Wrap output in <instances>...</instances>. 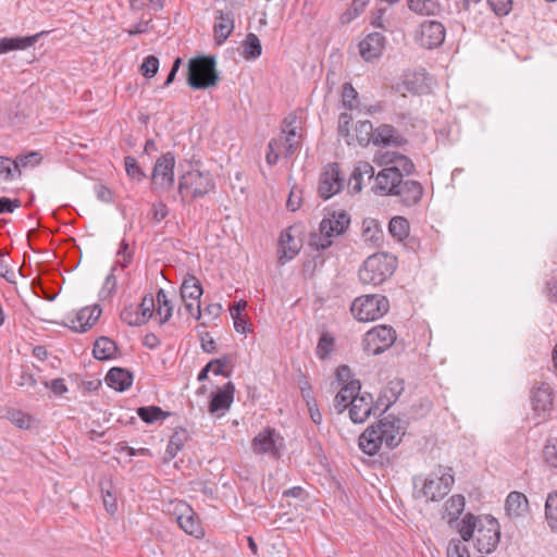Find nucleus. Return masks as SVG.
<instances>
[{
  "label": "nucleus",
  "mask_w": 557,
  "mask_h": 557,
  "mask_svg": "<svg viewBox=\"0 0 557 557\" xmlns=\"http://www.w3.org/2000/svg\"><path fill=\"white\" fill-rule=\"evenodd\" d=\"M404 435L401 421L387 416L377 423L368 426L359 436V448L369 456L379 453L382 446L393 449L399 445Z\"/></svg>",
  "instance_id": "f257e3e1"
},
{
  "label": "nucleus",
  "mask_w": 557,
  "mask_h": 557,
  "mask_svg": "<svg viewBox=\"0 0 557 557\" xmlns=\"http://www.w3.org/2000/svg\"><path fill=\"white\" fill-rule=\"evenodd\" d=\"M458 532L465 542L475 533V547L481 554L494 552L500 539L499 523L492 516L476 517L469 512L461 519Z\"/></svg>",
  "instance_id": "f03ea898"
},
{
  "label": "nucleus",
  "mask_w": 557,
  "mask_h": 557,
  "mask_svg": "<svg viewBox=\"0 0 557 557\" xmlns=\"http://www.w3.org/2000/svg\"><path fill=\"white\" fill-rule=\"evenodd\" d=\"M397 259L386 252L373 253L359 269V280L364 285L377 286L393 275Z\"/></svg>",
  "instance_id": "7ed1b4c3"
},
{
  "label": "nucleus",
  "mask_w": 557,
  "mask_h": 557,
  "mask_svg": "<svg viewBox=\"0 0 557 557\" xmlns=\"http://www.w3.org/2000/svg\"><path fill=\"white\" fill-rule=\"evenodd\" d=\"M350 216L345 211H335L324 216L319 226V234H313L310 245L317 250H324L332 245L331 238L346 232Z\"/></svg>",
  "instance_id": "20e7f679"
},
{
  "label": "nucleus",
  "mask_w": 557,
  "mask_h": 557,
  "mask_svg": "<svg viewBox=\"0 0 557 557\" xmlns=\"http://www.w3.org/2000/svg\"><path fill=\"white\" fill-rule=\"evenodd\" d=\"M219 74L213 57H197L188 63L187 83L193 89H206L216 85Z\"/></svg>",
  "instance_id": "39448f33"
},
{
  "label": "nucleus",
  "mask_w": 557,
  "mask_h": 557,
  "mask_svg": "<svg viewBox=\"0 0 557 557\" xmlns=\"http://www.w3.org/2000/svg\"><path fill=\"white\" fill-rule=\"evenodd\" d=\"M388 309V299L377 294L357 297L350 306L351 314L361 322L377 320L382 318Z\"/></svg>",
  "instance_id": "423d86ee"
},
{
  "label": "nucleus",
  "mask_w": 557,
  "mask_h": 557,
  "mask_svg": "<svg viewBox=\"0 0 557 557\" xmlns=\"http://www.w3.org/2000/svg\"><path fill=\"white\" fill-rule=\"evenodd\" d=\"M215 188L212 175L209 172L193 170L185 173L178 183V193L184 199L185 195L191 198L203 197Z\"/></svg>",
  "instance_id": "0eeeda50"
},
{
  "label": "nucleus",
  "mask_w": 557,
  "mask_h": 557,
  "mask_svg": "<svg viewBox=\"0 0 557 557\" xmlns=\"http://www.w3.org/2000/svg\"><path fill=\"white\" fill-rule=\"evenodd\" d=\"M396 341V332L392 326L377 325L368 331L362 339L363 350L372 356L380 355Z\"/></svg>",
  "instance_id": "6e6552de"
},
{
  "label": "nucleus",
  "mask_w": 557,
  "mask_h": 557,
  "mask_svg": "<svg viewBox=\"0 0 557 557\" xmlns=\"http://www.w3.org/2000/svg\"><path fill=\"white\" fill-rule=\"evenodd\" d=\"M454 483L455 478L449 468V472L442 473L441 476L426 478L421 488L416 492V495L418 498H424L426 502H438L450 492Z\"/></svg>",
  "instance_id": "1a4fd4ad"
},
{
  "label": "nucleus",
  "mask_w": 557,
  "mask_h": 557,
  "mask_svg": "<svg viewBox=\"0 0 557 557\" xmlns=\"http://www.w3.org/2000/svg\"><path fill=\"white\" fill-rule=\"evenodd\" d=\"M446 36V28L442 22L425 20L417 28L416 41L425 49H435L443 45Z\"/></svg>",
  "instance_id": "9d476101"
},
{
  "label": "nucleus",
  "mask_w": 557,
  "mask_h": 557,
  "mask_svg": "<svg viewBox=\"0 0 557 557\" xmlns=\"http://www.w3.org/2000/svg\"><path fill=\"white\" fill-rule=\"evenodd\" d=\"M173 505V516L180 528L188 535L201 539L205 535L201 523L194 509L183 500H178Z\"/></svg>",
  "instance_id": "9b49d317"
},
{
  "label": "nucleus",
  "mask_w": 557,
  "mask_h": 557,
  "mask_svg": "<svg viewBox=\"0 0 557 557\" xmlns=\"http://www.w3.org/2000/svg\"><path fill=\"white\" fill-rule=\"evenodd\" d=\"M175 157L172 152L160 156L153 166L151 183L156 187L170 189L174 184Z\"/></svg>",
  "instance_id": "f8f14e48"
},
{
  "label": "nucleus",
  "mask_w": 557,
  "mask_h": 557,
  "mask_svg": "<svg viewBox=\"0 0 557 557\" xmlns=\"http://www.w3.org/2000/svg\"><path fill=\"white\" fill-rule=\"evenodd\" d=\"M344 187V177L341 175L337 163H329L321 173L318 193L324 200L330 199Z\"/></svg>",
  "instance_id": "ddd939ff"
},
{
  "label": "nucleus",
  "mask_w": 557,
  "mask_h": 557,
  "mask_svg": "<svg viewBox=\"0 0 557 557\" xmlns=\"http://www.w3.org/2000/svg\"><path fill=\"white\" fill-rule=\"evenodd\" d=\"M531 405L537 417L546 419L554 407V392L546 382H540L531 389Z\"/></svg>",
  "instance_id": "4468645a"
},
{
  "label": "nucleus",
  "mask_w": 557,
  "mask_h": 557,
  "mask_svg": "<svg viewBox=\"0 0 557 557\" xmlns=\"http://www.w3.org/2000/svg\"><path fill=\"white\" fill-rule=\"evenodd\" d=\"M382 411L377 404L373 405V397L369 393H358L349 408V418L354 423H363L371 413Z\"/></svg>",
  "instance_id": "2eb2a0df"
},
{
  "label": "nucleus",
  "mask_w": 557,
  "mask_h": 557,
  "mask_svg": "<svg viewBox=\"0 0 557 557\" xmlns=\"http://www.w3.org/2000/svg\"><path fill=\"white\" fill-rule=\"evenodd\" d=\"M235 385L232 382H227L216 392L211 394L209 403V412L222 417L231 408L234 401Z\"/></svg>",
  "instance_id": "dca6fc26"
},
{
  "label": "nucleus",
  "mask_w": 557,
  "mask_h": 557,
  "mask_svg": "<svg viewBox=\"0 0 557 557\" xmlns=\"http://www.w3.org/2000/svg\"><path fill=\"white\" fill-rule=\"evenodd\" d=\"M300 146V135L296 127L282 129V135L270 140L268 148H277L284 158L292 157Z\"/></svg>",
  "instance_id": "f3484780"
},
{
  "label": "nucleus",
  "mask_w": 557,
  "mask_h": 557,
  "mask_svg": "<svg viewBox=\"0 0 557 557\" xmlns=\"http://www.w3.org/2000/svg\"><path fill=\"white\" fill-rule=\"evenodd\" d=\"M101 312V308L97 305L85 307L74 318H71L66 325L74 332L85 333L95 325Z\"/></svg>",
  "instance_id": "a211bd4d"
},
{
  "label": "nucleus",
  "mask_w": 557,
  "mask_h": 557,
  "mask_svg": "<svg viewBox=\"0 0 557 557\" xmlns=\"http://www.w3.org/2000/svg\"><path fill=\"white\" fill-rule=\"evenodd\" d=\"M393 196H397L405 206H414L423 196V187L418 181L401 177Z\"/></svg>",
  "instance_id": "6ab92c4d"
},
{
  "label": "nucleus",
  "mask_w": 557,
  "mask_h": 557,
  "mask_svg": "<svg viewBox=\"0 0 557 557\" xmlns=\"http://www.w3.org/2000/svg\"><path fill=\"white\" fill-rule=\"evenodd\" d=\"M385 47V37L383 34L374 32L370 33L364 39H362L359 44V52L360 55L366 61L374 60L381 57Z\"/></svg>",
  "instance_id": "aec40b11"
},
{
  "label": "nucleus",
  "mask_w": 557,
  "mask_h": 557,
  "mask_svg": "<svg viewBox=\"0 0 557 557\" xmlns=\"http://www.w3.org/2000/svg\"><path fill=\"white\" fill-rule=\"evenodd\" d=\"M504 509L510 519L524 517L530 510L529 499L523 493L512 491L505 499Z\"/></svg>",
  "instance_id": "412c9836"
},
{
  "label": "nucleus",
  "mask_w": 557,
  "mask_h": 557,
  "mask_svg": "<svg viewBox=\"0 0 557 557\" xmlns=\"http://www.w3.org/2000/svg\"><path fill=\"white\" fill-rule=\"evenodd\" d=\"M292 227L282 231L278 239V262L285 264L294 259L300 250V243L290 233Z\"/></svg>",
  "instance_id": "4be33fe9"
},
{
  "label": "nucleus",
  "mask_w": 557,
  "mask_h": 557,
  "mask_svg": "<svg viewBox=\"0 0 557 557\" xmlns=\"http://www.w3.org/2000/svg\"><path fill=\"white\" fill-rule=\"evenodd\" d=\"M361 389V383L359 380H352L347 382L342 388L336 393L334 398V408L337 413L344 412L347 408H350L354 398Z\"/></svg>",
  "instance_id": "5701e85b"
},
{
  "label": "nucleus",
  "mask_w": 557,
  "mask_h": 557,
  "mask_svg": "<svg viewBox=\"0 0 557 557\" xmlns=\"http://www.w3.org/2000/svg\"><path fill=\"white\" fill-rule=\"evenodd\" d=\"M401 178V173L394 172V169L388 166L381 170L375 176V186L373 187L375 193L382 195H392L396 190L397 185Z\"/></svg>",
  "instance_id": "b1692460"
},
{
  "label": "nucleus",
  "mask_w": 557,
  "mask_h": 557,
  "mask_svg": "<svg viewBox=\"0 0 557 557\" xmlns=\"http://www.w3.org/2000/svg\"><path fill=\"white\" fill-rule=\"evenodd\" d=\"M104 381L109 387L124 392L132 386L134 374L127 369L114 367L108 371Z\"/></svg>",
  "instance_id": "393cba45"
},
{
  "label": "nucleus",
  "mask_w": 557,
  "mask_h": 557,
  "mask_svg": "<svg viewBox=\"0 0 557 557\" xmlns=\"http://www.w3.org/2000/svg\"><path fill=\"white\" fill-rule=\"evenodd\" d=\"M45 33H38L26 37H3L0 38V54L14 50H25L34 46Z\"/></svg>",
  "instance_id": "a878e982"
},
{
  "label": "nucleus",
  "mask_w": 557,
  "mask_h": 557,
  "mask_svg": "<svg viewBox=\"0 0 557 557\" xmlns=\"http://www.w3.org/2000/svg\"><path fill=\"white\" fill-rule=\"evenodd\" d=\"M373 144L399 147L406 144V139L396 131L394 126L382 124L374 129Z\"/></svg>",
  "instance_id": "bb28decb"
},
{
  "label": "nucleus",
  "mask_w": 557,
  "mask_h": 557,
  "mask_svg": "<svg viewBox=\"0 0 557 557\" xmlns=\"http://www.w3.org/2000/svg\"><path fill=\"white\" fill-rule=\"evenodd\" d=\"M404 391V381L395 379L388 382V384L381 391L377 399V407H381L382 411L387 410L400 396Z\"/></svg>",
  "instance_id": "cd10ccee"
},
{
  "label": "nucleus",
  "mask_w": 557,
  "mask_h": 557,
  "mask_svg": "<svg viewBox=\"0 0 557 557\" xmlns=\"http://www.w3.org/2000/svg\"><path fill=\"white\" fill-rule=\"evenodd\" d=\"M215 24L213 26L214 30V39L216 45H222L228 38L234 29V18L231 13H224L223 11H218L215 16Z\"/></svg>",
  "instance_id": "c85d7f7f"
},
{
  "label": "nucleus",
  "mask_w": 557,
  "mask_h": 557,
  "mask_svg": "<svg viewBox=\"0 0 557 557\" xmlns=\"http://www.w3.org/2000/svg\"><path fill=\"white\" fill-rule=\"evenodd\" d=\"M384 162L386 164H391L389 169H394V172L401 173V177L404 174L410 175L414 171L413 162L405 154L398 152H385Z\"/></svg>",
  "instance_id": "c756f323"
},
{
  "label": "nucleus",
  "mask_w": 557,
  "mask_h": 557,
  "mask_svg": "<svg viewBox=\"0 0 557 557\" xmlns=\"http://www.w3.org/2000/svg\"><path fill=\"white\" fill-rule=\"evenodd\" d=\"M465 506L466 499L463 495L455 494L450 496L445 503L443 519H447V522L453 525L465 510Z\"/></svg>",
  "instance_id": "7c9ffc66"
},
{
  "label": "nucleus",
  "mask_w": 557,
  "mask_h": 557,
  "mask_svg": "<svg viewBox=\"0 0 557 557\" xmlns=\"http://www.w3.org/2000/svg\"><path fill=\"white\" fill-rule=\"evenodd\" d=\"M116 352L117 346L115 342L109 337L101 336L94 344L92 354L98 360L113 359L116 357Z\"/></svg>",
  "instance_id": "2f4dec72"
},
{
  "label": "nucleus",
  "mask_w": 557,
  "mask_h": 557,
  "mask_svg": "<svg viewBox=\"0 0 557 557\" xmlns=\"http://www.w3.org/2000/svg\"><path fill=\"white\" fill-rule=\"evenodd\" d=\"M203 289L199 280L196 276L188 274L181 286V296L184 301L187 299L193 301H200Z\"/></svg>",
  "instance_id": "473e14b6"
},
{
  "label": "nucleus",
  "mask_w": 557,
  "mask_h": 557,
  "mask_svg": "<svg viewBox=\"0 0 557 557\" xmlns=\"http://www.w3.org/2000/svg\"><path fill=\"white\" fill-rule=\"evenodd\" d=\"M252 448L257 454H276L275 442L273 438V430L268 429L264 432H260L252 440Z\"/></svg>",
  "instance_id": "72a5a7b5"
},
{
  "label": "nucleus",
  "mask_w": 557,
  "mask_h": 557,
  "mask_svg": "<svg viewBox=\"0 0 557 557\" xmlns=\"http://www.w3.org/2000/svg\"><path fill=\"white\" fill-rule=\"evenodd\" d=\"M188 437V432L185 429L180 428L174 430L166 446L164 459L166 461L174 459L177 453L184 447Z\"/></svg>",
  "instance_id": "f704fd0d"
},
{
  "label": "nucleus",
  "mask_w": 557,
  "mask_h": 557,
  "mask_svg": "<svg viewBox=\"0 0 557 557\" xmlns=\"http://www.w3.org/2000/svg\"><path fill=\"white\" fill-rule=\"evenodd\" d=\"M247 307L246 300H239L236 301L231 308L230 312L232 315V319L234 321V329L236 332L246 334L250 332V324L248 323L247 319L243 315V311Z\"/></svg>",
  "instance_id": "c9c22d12"
},
{
  "label": "nucleus",
  "mask_w": 557,
  "mask_h": 557,
  "mask_svg": "<svg viewBox=\"0 0 557 557\" xmlns=\"http://www.w3.org/2000/svg\"><path fill=\"white\" fill-rule=\"evenodd\" d=\"M408 8L419 15H436L441 10L438 0H407Z\"/></svg>",
  "instance_id": "e433bc0d"
},
{
  "label": "nucleus",
  "mask_w": 557,
  "mask_h": 557,
  "mask_svg": "<svg viewBox=\"0 0 557 557\" xmlns=\"http://www.w3.org/2000/svg\"><path fill=\"white\" fill-rule=\"evenodd\" d=\"M262 53V46L258 36L253 33H249L243 41V53L242 55L246 60H256Z\"/></svg>",
  "instance_id": "4c0bfd02"
},
{
  "label": "nucleus",
  "mask_w": 557,
  "mask_h": 557,
  "mask_svg": "<svg viewBox=\"0 0 557 557\" xmlns=\"http://www.w3.org/2000/svg\"><path fill=\"white\" fill-rule=\"evenodd\" d=\"M137 416L146 423L152 424L171 416V412L162 410L158 406L139 407Z\"/></svg>",
  "instance_id": "58836bf2"
},
{
  "label": "nucleus",
  "mask_w": 557,
  "mask_h": 557,
  "mask_svg": "<svg viewBox=\"0 0 557 557\" xmlns=\"http://www.w3.org/2000/svg\"><path fill=\"white\" fill-rule=\"evenodd\" d=\"M410 225L406 218L394 216L388 223L389 234L398 242H403L409 235Z\"/></svg>",
  "instance_id": "ea45409f"
},
{
  "label": "nucleus",
  "mask_w": 557,
  "mask_h": 557,
  "mask_svg": "<svg viewBox=\"0 0 557 557\" xmlns=\"http://www.w3.org/2000/svg\"><path fill=\"white\" fill-rule=\"evenodd\" d=\"M356 140L360 146L373 143L374 128L370 121H359L355 126Z\"/></svg>",
  "instance_id": "a19ab883"
},
{
  "label": "nucleus",
  "mask_w": 557,
  "mask_h": 557,
  "mask_svg": "<svg viewBox=\"0 0 557 557\" xmlns=\"http://www.w3.org/2000/svg\"><path fill=\"white\" fill-rule=\"evenodd\" d=\"M157 315L159 317L160 324H164L172 317L173 307L171 306L168 296L163 289L157 293Z\"/></svg>",
  "instance_id": "79ce46f5"
},
{
  "label": "nucleus",
  "mask_w": 557,
  "mask_h": 557,
  "mask_svg": "<svg viewBox=\"0 0 557 557\" xmlns=\"http://www.w3.org/2000/svg\"><path fill=\"white\" fill-rule=\"evenodd\" d=\"M334 346L335 337L329 332H323L319 338L315 349L318 358L321 360H325L326 358H329L334 349Z\"/></svg>",
  "instance_id": "37998d69"
},
{
  "label": "nucleus",
  "mask_w": 557,
  "mask_h": 557,
  "mask_svg": "<svg viewBox=\"0 0 557 557\" xmlns=\"http://www.w3.org/2000/svg\"><path fill=\"white\" fill-rule=\"evenodd\" d=\"M545 518L553 531H557V492L547 495L545 503Z\"/></svg>",
  "instance_id": "c03bdc74"
},
{
  "label": "nucleus",
  "mask_w": 557,
  "mask_h": 557,
  "mask_svg": "<svg viewBox=\"0 0 557 557\" xmlns=\"http://www.w3.org/2000/svg\"><path fill=\"white\" fill-rule=\"evenodd\" d=\"M343 106L348 110L359 108V95L350 83H345L342 89Z\"/></svg>",
  "instance_id": "a18cd8bd"
},
{
  "label": "nucleus",
  "mask_w": 557,
  "mask_h": 557,
  "mask_svg": "<svg viewBox=\"0 0 557 557\" xmlns=\"http://www.w3.org/2000/svg\"><path fill=\"white\" fill-rule=\"evenodd\" d=\"M124 164H125V171L127 176L131 180L141 182L146 177V173L144 170L139 166L137 160L132 157L127 156L124 158Z\"/></svg>",
  "instance_id": "49530a36"
},
{
  "label": "nucleus",
  "mask_w": 557,
  "mask_h": 557,
  "mask_svg": "<svg viewBox=\"0 0 557 557\" xmlns=\"http://www.w3.org/2000/svg\"><path fill=\"white\" fill-rule=\"evenodd\" d=\"M115 267L111 268L110 273L107 275L102 288L99 292V297L102 300L109 299L113 296L117 287V281L114 275Z\"/></svg>",
  "instance_id": "de8ad7c7"
},
{
  "label": "nucleus",
  "mask_w": 557,
  "mask_h": 557,
  "mask_svg": "<svg viewBox=\"0 0 557 557\" xmlns=\"http://www.w3.org/2000/svg\"><path fill=\"white\" fill-rule=\"evenodd\" d=\"M116 261L113 267L127 268L133 260V250L129 248L128 243L123 239L116 252Z\"/></svg>",
  "instance_id": "09e8293b"
},
{
  "label": "nucleus",
  "mask_w": 557,
  "mask_h": 557,
  "mask_svg": "<svg viewBox=\"0 0 557 557\" xmlns=\"http://www.w3.org/2000/svg\"><path fill=\"white\" fill-rule=\"evenodd\" d=\"M8 419L20 429H28L32 418L29 414L18 409H10L7 414Z\"/></svg>",
  "instance_id": "8fccbe9b"
},
{
  "label": "nucleus",
  "mask_w": 557,
  "mask_h": 557,
  "mask_svg": "<svg viewBox=\"0 0 557 557\" xmlns=\"http://www.w3.org/2000/svg\"><path fill=\"white\" fill-rule=\"evenodd\" d=\"M121 320L131 326L143 325V319H140L139 311L133 306L124 308L120 314Z\"/></svg>",
  "instance_id": "3c124183"
},
{
  "label": "nucleus",
  "mask_w": 557,
  "mask_h": 557,
  "mask_svg": "<svg viewBox=\"0 0 557 557\" xmlns=\"http://www.w3.org/2000/svg\"><path fill=\"white\" fill-rule=\"evenodd\" d=\"M16 164L14 160L0 156V176H3L5 182H11L15 177Z\"/></svg>",
  "instance_id": "603ef678"
},
{
  "label": "nucleus",
  "mask_w": 557,
  "mask_h": 557,
  "mask_svg": "<svg viewBox=\"0 0 557 557\" xmlns=\"http://www.w3.org/2000/svg\"><path fill=\"white\" fill-rule=\"evenodd\" d=\"M231 362H232V357L230 355H225L221 358L212 359L211 361L208 362V364H212V368L210 371H212V373L214 375H223V376L230 377L231 371H225L224 368L230 366Z\"/></svg>",
  "instance_id": "864d4df0"
},
{
  "label": "nucleus",
  "mask_w": 557,
  "mask_h": 557,
  "mask_svg": "<svg viewBox=\"0 0 557 557\" xmlns=\"http://www.w3.org/2000/svg\"><path fill=\"white\" fill-rule=\"evenodd\" d=\"M41 161V156L39 152L32 151L27 154H21L17 156L14 160V163L16 164V171L18 176L21 175L20 166H27V165H37Z\"/></svg>",
  "instance_id": "5fc2aeb1"
},
{
  "label": "nucleus",
  "mask_w": 557,
  "mask_h": 557,
  "mask_svg": "<svg viewBox=\"0 0 557 557\" xmlns=\"http://www.w3.org/2000/svg\"><path fill=\"white\" fill-rule=\"evenodd\" d=\"M131 9L137 12L145 9L157 12L163 9V0H132Z\"/></svg>",
  "instance_id": "6e6d98bb"
},
{
  "label": "nucleus",
  "mask_w": 557,
  "mask_h": 557,
  "mask_svg": "<svg viewBox=\"0 0 557 557\" xmlns=\"http://www.w3.org/2000/svg\"><path fill=\"white\" fill-rule=\"evenodd\" d=\"M137 310L139 311L140 319H143V323L145 324L153 314L154 310V299L152 296H145L139 304Z\"/></svg>",
  "instance_id": "4d7b16f0"
},
{
  "label": "nucleus",
  "mask_w": 557,
  "mask_h": 557,
  "mask_svg": "<svg viewBox=\"0 0 557 557\" xmlns=\"http://www.w3.org/2000/svg\"><path fill=\"white\" fill-rule=\"evenodd\" d=\"M543 456L549 467L557 468V438L547 442L543 450Z\"/></svg>",
  "instance_id": "13d9d810"
},
{
  "label": "nucleus",
  "mask_w": 557,
  "mask_h": 557,
  "mask_svg": "<svg viewBox=\"0 0 557 557\" xmlns=\"http://www.w3.org/2000/svg\"><path fill=\"white\" fill-rule=\"evenodd\" d=\"M159 70V59L154 55H148L145 58L140 71L141 74L148 78L153 77Z\"/></svg>",
  "instance_id": "bf43d9fd"
},
{
  "label": "nucleus",
  "mask_w": 557,
  "mask_h": 557,
  "mask_svg": "<svg viewBox=\"0 0 557 557\" xmlns=\"http://www.w3.org/2000/svg\"><path fill=\"white\" fill-rule=\"evenodd\" d=\"M382 235V232L377 228L374 221H364L362 225V237L364 240L377 242Z\"/></svg>",
  "instance_id": "052dcab7"
},
{
  "label": "nucleus",
  "mask_w": 557,
  "mask_h": 557,
  "mask_svg": "<svg viewBox=\"0 0 557 557\" xmlns=\"http://www.w3.org/2000/svg\"><path fill=\"white\" fill-rule=\"evenodd\" d=\"M487 3L498 16L507 15L512 9V0H487Z\"/></svg>",
  "instance_id": "680f3d73"
},
{
  "label": "nucleus",
  "mask_w": 557,
  "mask_h": 557,
  "mask_svg": "<svg viewBox=\"0 0 557 557\" xmlns=\"http://www.w3.org/2000/svg\"><path fill=\"white\" fill-rule=\"evenodd\" d=\"M447 557H470V553L461 541L451 540L447 547Z\"/></svg>",
  "instance_id": "e2e57ef3"
},
{
  "label": "nucleus",
  "mask_w": 557,
  "mask_h": 557,
  "mask_svg": "<svg viewBox=\"0 0 557 557\" xmlns=\"http://www.w3.org/2000/svg\"><path fill=\"white\" fill-rule=\"evenodd\" d=\"M370 0H354L352 1V10H348L342 15L343 23H349L352 21L360 12L364 9V7L369 3Z\"/></svg>",
  "instance_id": "0e129e2a"
},
{
  "label": "nucleus",
  "mask_w": 557,
  "mask_h": 557,
  "mask_svg": "<svg viewBox=\"0 0 557 557\" xmlns=\"http://www.w3.org/2000/svg\"><path fill=\"white\" fill-rule=\"evenodd\" d=\"M111 485L109 484V487L106 488L104 486L101 487L102 491V498H103V505L108 512L114 513L117 509V503L115 495L112 494L110 490Z\"/></svg>",
  "instance_id": "69168bd1"
},
{
  "label": "nucleus",
  "mask_w": 557,
  "mask_h": 557,
  "mask_svg": "<svg viewBox=\"0 0 557 557\" xmlns=\"http://www.w3.org/2000/svg\"><path fill=\"white\" fill-rule=\"evenodd\" d=\"M363 176H367L369 181L374 176V168L369 162H359L352 172L354 180L363 178Z\"/></svg>",
  "instance_id": "338daca9"
},
{
  "label": "nucleus",
  "mask_w": 557,
  "mask_h": 557,
  "mask_svg": "<svg viewBox=\"0 0 557 557\" xmlns=\"http://www.w3.org/2000/svg\"><path fill=\"white\" fill-rule=\"evenodd\" d=\"M44 384L53 394L59 395V396H61V395H63V394H65L67 392V386L65 384L64 379H62V377L54 379V380H52L50 382L45 381Z\"/></svg>",
  "instance_id": "774afa93"
}]
</instances>
